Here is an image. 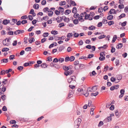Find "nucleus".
I'll use <instances>...</instances> for the list:
<instances>
[{
	"label": "nucleus",
	"instance_id": "obj_1",
	"mask_svg": "<svg viewBox=\"0 0 128 128\" xmlns=\"http://www.w3.org/2000/svg\"><path fill=\"white\" fill-rule=\"evenodd\" d=\"M95 14L93 12H91L89 14H87L84 18L85 20L88 19L89 20H92V17Z\"/></svg>",
	"mask_w": 128,
	"mask_h": 128
},
{
	"label": "nucleus",
	"instance_id": "obj_2",
	"mask_svg": "<svg viewBox=\"0 0 128 128\" xmlns=\"http://www.w3.org/2000/svg\"><path fill=\"white\" fill-rule=\"evenodd\" d=\"M10 38H6L3 41V44L4 45L8 46L9 45V43L8 42L10 41Z\"/></svg>",
	"mask_w": 128,
	"mask_h": 128
},
{
	"label": "nucleus",
	"instance_id": "obj_3",
	"mask_svg": "<svg viewBox=\"0 0 128 128\" xmlns=\"http://www.w3.org/2000/svg\"><path fill=\"white\" fill-rule=\"evenodd\" d=\"M73 72L72 68H69V70L67 71L66 72H64V74L66 76H68V75H70Z\"/></svg>",
	"mask_w": 128,
	"mask_h": 128
},
{
	"label": "nucleus",
	"instance_id": "obj_4",
	"mask_svg": "<svg viewBox=\"0 0 128 128\" xmlns=\"http://www.w3.org/2000/svg\"><path fill=\"white\" fill-rule=\"evenodd\" d=\"M81 122V120L80 118H78L75 121V124L78 127L80 124V123Z\"/></svg>",
	"mask_w": 128,
	"mask_h": 128
},
{
	"label": "nucleus",
	"instance_id": "obj_5",
	"mask_svg": "<svg viewBox=\"0 0 128 128\" xmlns=\"http://www.w3.org/2000/svg\"><path fill=\"white\" fill-rule=\"evenodd\" d=\"M116 10L115 9H112L110 10L108 14H116Z\"/></svg>",
	"mask_w": 128,
	"mask_h": 128
},
{
	"label": "nucleus",
	"instance_id": "obj_6",
	"mask_svg": "<svg viewBox=\"0 0 128 128\" xmlns=\"http://www.w3.org/2000/svg\"><path fill=\"white\" fill-rule=\"evenodd\" d=\"M62 17L63 18L62 20L64 21L65 22H69L70 19L69 18H66L64 16H63Z\"/></svg>",
	"mask_w": 128,
	"mask_h": 128
},
{
	"label": "nucleus",
	"instance_id": "obj_7",
	"mask_svg": "<svg viewBox=\"0 0 128 128\" xmlns=\"http://www.w3.org/2000/svg\"><path fill=\"white\" fill-rule=\"evenodd\" d=\"M62 19L63 18H62V16H58L57 17V18H56V20L57 21V22H58L60 23L62 21Z\"/></svg>",
	"mask_w": 128,
	"mask_h": 128
},
{
	"label": "nucleus",
	"instance_id": "obj_8",
	"mask_svg": "<svg viewBox=\"0 0 128 128\" xmlns=\"http://www.w3.org/2000/svg\"><path fill=\"white\" fill-rule=\"evenodd\" d=\"M116 76L117 80H118V81H116V82L117 83L122 78V77L121 75H117Z\"/></svg>",
	"mask_w": 128,
	"mask_h": 128
},
{
	"label": "nucleus",
	"instance_id": "obj_9",
	"mask_svg": "<svg viewBox=\"0 0 128 128\" xmlns=\"http://www.w3.org/2000/svg\"><path fill=\"white\" fill-rule=\"evenodd\" d=\"M37 64H35L34 66V68H39L40 66L39 64H40V60H38L37 61Z\"/></svg>",
	"mask_w": 128,
	"mask_h": 128
},
{
	"label": "nucleus",
	"instance_id": "obj_10",
	"mask_svg": "<svg viewBox=\"0 0 128 128\" xmlns=\"http://www.w3.org/2000/svg\"><path fill=\"white\" fill-rule=\"evenodd\" d=\"M115 114L117 118L119 117L120 115V112H119L118 110H116L115 111Z\"/></svg>",
	"mask_w": 128,
	"mask_h": 128
},
{
	"label": "nucleus",
	"instance_id": "obj_11",
	"mask_svg": "<svg viewBox=\"0 0 128 128\" xmlns=\"http://www.w3.org/2000/svg\"><path fill=\"white\" fill-rule=\"evenodd\" d=\"M69 67H70V66H63L62 67V68L66 72L69 70V68H70Z\"/></svg>",
	"mask_w": 128,
	"mask_h": 128
},
{
	"label": "nucleus",
	"instance_id": "obj_12",
	"mask_svg": "<svg viewBox=\"0 0 128 128\" xmlns=\"http://www.w3.org/2000/svg\"><path fill=\"white\" fill-rule=\"evenodd\" d=\"M70 78L72 80L73 82H76V77L74 76H71Z\"/></svg>",
	"mask_w": 128,
	"mask_h": 128
},
{
	"label": "nucleus",
	"instance_id": "obj_13",
	"mask_svg": "<svg viewBox=\"0 0 128 128\" xmlns=\"http://www.w3.org/2000/svg\"><path fill=\"white\" fill-rule=\"evenodd\" d=\"M117 36L116 35H114L113 36V37L112 39V43H114L116 41V40L117 39Z\"/></svg>",
	"mask_w": 128,
	"mask_h": 128
},
{
	"label": "nucleus",
	"instance_id": "obj_14",
	"mask_svg": "<svg viewBox=\"0 0 128 128\" xmlns=\"http://www.w3.org/2000/svg\"><path fill=\"white\" fill-rule=\"evenodd\" d=\"M122 43H118V44L116 46V48L117 49H120L122 48Z\"/></svg>",
	"mask_w": 128,
	"mask_h": 128
},
{
	"label": "nucleus",
	"instance_id": "obj_15",
	"mask_svg": "<svg viewBox=\"0 0 128 128\" xmlns=\"http://www.w3.org/2000/svg\"><path fill=\"white\" fill-rule=\"evenodd\" d=\"M108 47V46L107 45V44H104L102 46L99 47L98 48L99 50H100L102 48H103L104 49H106Z\"/></svg>",
	"mask_w": 128,
	"mask_h": 128
},
{
	"label": "nucleus",
	"instance_id": "obj_16",
	"mask_svg": "<svg viewBox=\"0 0 128 128\" xmlns=\"http://www.w3.org/2000/svg\"><path fill=\"white\" fill-rule=\"evenodd\" d=\"M12 22H10V24L12 25H14V24L17 22V20L16 19H13L12 20Z\"/></svg>",
	"mask_w": 128,
	"mask_h": 128
},
{
	"label": "nucleus",
	"instance_id": "obj_17",
	"mask_svg": "<svg viewBox=\"0 0 128 128\" xmlns=\"http://www.w3.org/2000/svg\"><path fill=\"white\" fill-rule=\"evenodd\" d=\"M113 18V16L111 15H109L107 16V18L109 20H111Z\"/></svg>",
	"mask_w": 128,
	"mask_h": 128
},
{
	"label": "nucleus",
	"instance_id": "obj_18",
	"mask_svg": "<svg viewBox=\"0 0 128 128\" xmlns=\"http://www.w3.org/2000/svg\"><path fill=\"white\" fill-rule=\"evenodd\" d=\"M115 63L116 66H118L120 64V62L119 59H116L115 60Z\"/></svg>",
	"mask_w": 128,
	"mask_h": 128
},
{
	"label": "nucleus",
	"instance_id": "obj_19",
	"mask_svg": "<svg viewBox=\"0 0 128 128\" xmlns=\"http://www.w3.org/2000/svg\"><path fill=\"white\" fill-rule=\"evenodd\" d=\"M34 40V39L33 38H28V42L30 43H32Z\"/></svg>",
	"mask_w": 128,
	"mask_h": 128
},
{
	"label": "nucleus",
	"instance_id": "obj_20",
	"mask_svg": "<svg viewBox=\"0 0 128 128\" xmlns=\"http://www.w3.org/2000/svg\"><path fill=\"white\" fill-rule=\"evenodd\" d=\"M48 66V65L45 63H44L40 65V66L42 68H46Z\"/></svg>",
	"mask_w": 128,
	"mask_h": 128
},
{
	"label": "nucleus",
	"instance_id": "obj_21",
	"mask_svg": "<svg viewBox=\"0 0 128 128\" xmlns=\"http://www.w3.org/2000/svg\"><path fill=\"white\" fill-rule=\"evenodd\" d=\"M8 23H10V20H4L3 22V24L4 25H6Z\"/></svg>",
	"mask_w": 128,
	"mask_h": 128
},
{
	"label": "nucleus",
	"instance_id": "obj_22",
	"mask_svg": "<svg viewBox=\"0 0 128 128\" xmlns=\"http://www.w3.org/2000/svg\"><path fill=\"white\" fill-rule=\"evenodd\" d=\"M39 5L37 4H35L34 5H33V7L34 8H35L36 9H38L39 7Z\"/></svg>",
	"mask_w": 128,
	"mask_h": 128
},
{
	"label": "nucleus",
	"instance_id": "obj_23",
	"mask_svg": "<svg viewBox=\"0 0 128 128\" xmlns=\"http://www.w3.org/2000/svg\"><path fill=\"white\" fill-rule=\"evenodd\" d=\"M48 17L47 16H44L41 19L42 20H45L46 21L47 20H48Z\"/></svg>",
	"mask_w": 128,
	"mask_h": 128
},
{
	"label": "nucleus",
	"instance_id": "obj_24",
	"mask_svg": "<svg viewBox=\"0 0 128 128\" xmlns=\"http://www.w3.org/2000/svg\"><path fill=\"white\" fill-rule=\"evenodd\" d=\"M73 35V34L72 33H69L68 34L67 36V37L68 38H72Z\"/></svg>",
	"mask_w": 128,
	"mask_h": 128
},
{
	"label": "nucleus",
	"instance_id": "obj_25",
	"mask_svg": "<svg viewBox=\"0 0 128 128\" xmlns=\"http://www.w3.org/2000/svg\"><path fill=\"white\" fill-rule=\"evenodd\" d=\"M51 33L53 34L54 35H56L58 34V32L57 31L54 30H52L51 31Z\"/></svg>",
	"mask_w": 128,
	"mask_h": 128
},
{
	"label": "nucleus",
	"instance_id": "obj_26",
	"mask_svg": "<svg viewBox=\"0 0 128 128\" xmlns=\"http://www.w3.org/2000/svg\"><path fill=\"white\" fill-rule=\"evenodd\" d=\"M95 27L93 26H90L88 28V29L90 30H93L95 29Z\"/></svg>",
	"mask_w": 128,
	"mask_h": 128
},
{
	"label": "nucleus",
	"instance_id": "obj_27",
	"mask_svg": "<svg viewBox=\"0 0 128 128\" xmlns=\"http://www.w3.org/2000/svg\"><path fill=\"white\" fill-rule=\"evenodd\" d=\"M66 2L65 1H62L60 2V6H62L65 5Z\"/></svg>",
	"mask_w": 128,
	"mask_h": 128
},
{
	"label": "nucleus",
	"instance_id": "obj_28",
	"mask_svg": "<svg viewBox=\"0 0 128 128\" xmlns=\"http://www.w3.org/2000/svg\"><path fill=\"white\" fill-rule=\"evenodd\" d=\"M50 10V9H48V8L47 7L44 8L43 10V12H48Z\"/></svg>",
	"mask_w": 128,
	"mask_h": 128
},
{
	"label": "nucleus",
	"instance_id": "obj_29",
	"mask_svg": "<svg viewBox=\"0 0 128 128\" xmlns=\"http://www.w3.org/2000/svg\"><path fill=\"white\" fill-rule=\"evenodd\" d=\"M98 92H96L95 93H92L91 95L92 96H96L98 94Z\"/></svg>",
	"mask_w": 128,
	"mask_h": 128
},
{
	"label": "nucleus",
	"instance_id": "obj_30",
	"mask_svg": "<svg viewBox=\"0 0 128 128\" xmlns=\"http://www.w3.org/2000/svg\"><path fill=\"white\" fill-rule=\"evenodd\" d=\"M1 62L7 63L8 62V59L7 58L1 60Z\"/></svg>",
	"mask_w": 128,
	"mask_h": 128
},
{
	"label": "nucleus",
	"instance_id": "obj_31",
	"mask_svg": "<svg viewBox=\"0 0 128 128\" xmlns=\"http://www.w3.org/2000/svg\"><path fill=\"white\" fill-rule=\"evenodd\" d=\"M77 11L76 8L74 7L73 8L72 10V12L74 14H76Z\"/></svg>",
	"mask_w": 128,
	"mask_h": 128
},
{
	"label": "nucleus",
	"instance_id": "obj_32",
	"mask_svg": "<svg viewBox=\"0 0 128 128\" xmlns=\"http://www.w3.org/2000/svg\"><path fill=\"white\" fill-rule=\"evenodd\" d=\"M105 18H103V19L102 21V23H103L104 24H106L108 23L107 20L104 19Z\"/></svg>",
	"mask_w": 128,
	"mask_h": 128
},
{
	"label": "nucleus",
	"instance_id": "obj_33",
	"mask_svg": "<svg viewBox=\"0 0 128 128\" xmlns=\"http://www.w3.org/2000/svg\"><path fill=\"white\" fill-rule=\"evenodd\" d=\"M105 55L106 54H105V52H101L100 53V56L101 57H104Z\"/></svg>",
	"mask_w": 128,
	"mask_h": 128
},
{
	"label": "nucleus",
	"instance_id": "obj_34",
	"mask_svg": "<svg viewBox=\"0 0 128 128\" xmlns=\"http://www.w3.org/2000/svg\"><path fill=\"white\" fill-rule=\"evenodd\" d=\"M48 14L49 16H52L53 14V12L52 11L49 10L48 12Z\"/></svg>",
	"mask_w": 128,
	"mask_h": 128
},
{
	"label": "nucleus",
	"instance_id": "obj_35",
	"mask_svg": "<svg viewBox=\"0 0 128 128\" xmlns=\"http://www.w3.org/2000/svg\"><path fill=\"white\" fill-rule=\"evenodd\" d=\"M126 14H122L120 16H118V18L120 19H121V18L124 17L125 16Z\"/></svg>",
	"mask_w": 128,
	"mask_h": 128
},
{
	"label": "nucleus",
	"instance_id": "obj_36",
	"mask_svg": "<svg viewBox=\"0 0 128 128\" xmlns=\"http://www.w3.org/2000/svg\"><path fill=\"white\" fill-rule=\"evenodd\" d=\"M52 58L51 56H48L47 57L46 60V61L50 62L52 60Z\"/></svg>",
	"mask_w": 128,
	"mask_h": 128
},
{
	"label": "nucleus",
	"instance_id": "obj_37",
	"mask_svg": "<svg viewBox=\"0 0 128 128\" xmlns=\"http://www.w3.org/2000/svg\"><path fill=\"white\" fill-rule=\"evenodd\" d=\"M71 12V10H66L65 12V14L66 15H68Z\"/></svg>",
	"mask_w": 128,
	"mask_h": 128
},
{
	"label": "nucleus",
	"instance_id": "obj_38",
	"mask_svg": "<svg viewBox=\"0 0 128 128\" xmlns=\"http://www.w3.org/2000/svg\"><path fill=\"white\" fill-rule=\"evenodd\" d=\"M108 25L109 26H111L112 24H114V21H110L108 22Z\"/></svg>",
	"mask_w": 128,
	"mask_h": 128
},
{
	"label": "nucleus",
	"instance_id": "obj_39",
	"mask_svg": "<svg viewBox=\"0 0 128 128\" xmlns=\"http://www.w3.org/2000/svg\"><path fill=\"white\" fill-rule=\"evenodd\" d=\"M58 9L60 12H64V9L61 7H60Z\"/></svg>",
	"mask_w": 128,
	"mask_h": 128
},
{
	"label": "nucleus",
	"instance_id": "obj_40",
	"mask_svg": "<svg viewBox=\"0 0 128 128\" xmlns=\"http://www.w3.org/2000/svg\"><path fill=\"white\" fill-rule=\"evenodd\" d=\"M92 92H94L96 91L97 89V87L96 86H94L92 88Z\"/></svg>",
	"mask_w": 128,
	"mask_h": 128
},
{
	"label": "nucleus",
	"instance_id": "obj_41",
	"mask_svg": "<svg viewBox=\"0 0 128 128\" xmlns=\"http://www.w3.org/2000/svg\"><path fill=\"white\" fill-rule=\"evenodd\" d=\"M49 34L48 32H44V33L42 35L44 37H46L48 36Z\"/></svg>",
	"mask_w": 128,
	"mask_h": 128
},
{
	"label": "nucleus",
	"instance_id": "obj_42",
	"mask_svg": "<svg viewBox=\"0 0 128 128\" xmlns=\"http://www.w3.org/2000/svg\"><path fill=\"white\" fill-rule=\"evenodd\" d=\"M64 47L63 46H62L60 47L59 49V51L60 52L62 51L64 48Z\"/></svg>",
	"mask_w": 128,
	"mask_h": 128
},
{
	"label": "nucleus",
	"instance_id": "obj_43",
	"mask_svg": "<svg viewBox=\"0 0 128 128\" xmlns=\"http://www.w3.org/2000/svg\"><path fill=\"white\" fill-rule=\"evenodd\" d=\"M94 56V55L93 54H90L88 55V57L87 58H90L93 57Z\"/></svg>",
	"mask_w": 128,
	"mask_h": 128
},
{
	"label": "nucleus",
	"instance_id": "obj_44",
	"mask_svg": "<svg viewBox=\"0 0 128 128\" xmlns=\"http://www.w3.org/2000/svg\"><path fill=\"white\" fill-rule=\"evenodd\" d=\"M64 58H58L59 61L60 62H62L64 61Z\"/></svg>",
	"mask_w": 128,
	"mask_h": 128
},
{
	"label": "nucleus",
	"instance_id": "obj_45",
	"mask_svg": "<svg viewBox=\"0 0 128 128\" xmlns=\"http://www.w3.org/2000/svg\"><path fill=\"white\" fill-rule=\"evenodd\" d=\"M70 4L72 5L73 6H76V4L75 3V2L74 1L72 0L70 1Z\"/></svg>",
	"mask_w": 128,
	"mask_h": 128
},
{
	"label": "nucleus",
	"instance_id": "obj_46",
	"mask_svg": "<svg viewBox=\"0 0 128 128\" xmlns=\"http://www.w3.org/2000/svg\"><path fill=\"white\" fill-rule=\"evenodd\" d=\"M6 72L5 70H3L1 71L0 72V75H4L5 74H6Z\"/></svg>",
	"mask_w": 128,
	"mask_h": 128
},
{
	"label": "nucleus",
	"instance_id": "obj_47",
	"mask_svg": "<svg viewBox=\"0 0 128 128\" xmlns=\"http://www.w3.org/2000/svg\"><path fill=\"white\" fill-rule=\"evenodd\" d=\"M9 48H4L2 49V52H6L9 50Z\"/></svg>",
	"mask_w": 128,
	"mask_h": 128
},
{
	"label": "nucleus",
	"instance_id": "obj_48",
	"mask_svg": "<svg viewBox=\"0 0 128 128\" xmlns=\"http://www.w3.org/2000/svg\"><path fill=\"white\" fill-rule=\"evenodd\" d=\"M106 120L108 122H109L111 120L112 118L111 117V116H110L108 117L107 118H106Z\"/></svg>",
	"mask_w": 128,
	"mask_h": 128
},
{
	"label": "nucleus",
	"instance_id": "obj_49",
	"mask_svg": "<svg viewBox=\"0 0 128 128\" xmlns=\"http://www.w3.org/2000/svg\"><path fill=\"white\" fill-rule=\"evenodd\" d=\"M86 13L85 12H84V13H82L80 14V16L82 17H83V16H86Z\"/></svg>",
	"mask_w": 128,
	"mask_h": 128
},
{
	"label": "nucleus",
	"instance_id": "obj_50",
	"mask_svg": "<svg viewBox=\"0 0 128 128\" xmlns=\"http://www.w3.org/2000/svg\"><path fill=\"white\" fill-rule=\"evenodd\" d=\"M106 37V36L104 34L100 36H99L98 38L99 39H101L104 38Z\"/></svg>",
	"mask_w": 128,
	"mask_h": 128
},
{
	"label": "nucleus",
	"instance_id": "obj_51",
	"mask_svg": "<svg viewBox=\"0 0 128 128\" xmlns=\"http://www.w3.org/2000/svg\"><path fill=\"white\" fill-rule=\"evenodd\" d=\"M115 48L113 46H112L111 48V52L112 53H113L115 52Z\"/></svg>",
	"mask_w": 128,
	"mask_h": 128
},
{
	"label": "nucleus",
	"instance_id": "obj_52",
	"mask_svg": "<svg viewBox=\"0 0 128 128\" xmlns=\"http://www.w3.org/2000/svg\"><path fill=\"white\" fill-rule=\"evenodd\" d=\"M78 19H76L74 20L73 22L75 24H77L78 23Z\"/></svg>",
	"mask_w": 128,
	"mask_h": 128
},
{
	"label": "nucleus",
	"instance_id": "obj_53",
	"mask_svg": "<svg viewBox=\"0 0 128 128\" xmlns=\"http://www.w3.org/2000/svg\"><path fill=\"white\" fill-rule=\"evenodd\" d=\"M118 8L120 9L123 8L124 7V4H120L118 6Z\"/></svg>",
	"mask_w": 128,
	"mask_h": 128
},
{
	"label": "nucleus",
	"instance_id": "obj_54",
	"mask_svg": "<svg viewBox=\"0 0 128 128\" xmlns=\"http://www.w3.org/2000/svg\"><path fill=\"white\" fill-rule=\"evenodd\" d=\"M127 23L126 21H124L121 24V25L122 26H126Z\"/></svg>",
	"mask_w": 128,
	"mask_h": 128
},
{
	"label": "nucleus",
	"instance_id": "obj_55",
	"mask_svg": "<svg viewBox=\"0 0 128 128\" xmlns=\"http://www.w3.org/2000/svg\"><path fill=\"white\" fill-rule=\"evenodd\" d=\"M70 62H72V61H73L74 59H75V58L74 56H70Z\"/></svg>",
	"mask_w": 128,
	"mask_h": 128
},
{
	"label": "nucleus",
	"instance_id": "obj_56",
	"mask_svg": "<svg viewBox=\"0 0 128 128\" xmlns=\"http://www.w3.org/2000/svg\"><path fill=\"white\" fill-rule=\"evenodd\" d=\"M64 26V24L63 23H60L58 26L60 28H61L62 26Z\"/></svg>",
	"mask_w": 128,
	"mask_h": 128
},
{
	"label": "nucleus",
	"instance_id": "obj_57",
	"mask_svg": "<svg viewBox=\"0 0 128 128\" xmlns=\"http://www.w3.org/2000/svg\"><path fill=\"white\" fill-rule=\"evenodd\" d=\"M99 60L100 61H103L105 60V57L101 56L99 58Z\"/></svg>",
	"mask_w": 128,
	"mask_h": 128
},
{
	"label": "nucleus",
	"instance_id": "obj_58",
	"mask_svg": "<svg viewBox=\"0 0 128 128\" xmlns=\"http://www.w3.org/2000/svg\"><path fill=\"white\" fill-rule=\"evenodd\" d=\"M82 17L80 16V17L78 18V19L79 20L80 22H82L84 21V19L82 18Z\"/></svg>",
	"mask_w": 128,
	"mask_h": 128
},
{
	"label": "nucleus",
	"instance_id": "obj_59",
	"mask_svg": "<svg viewBox=\"0 0 128 128\" xmlns=\"http://www.w3.org/2000/svg\"><path fill=\"white\" fill-rule=\"evenodd\" d=\"M31 48L30 47H28L27 48H26L25 49V50L26 51H29L31 50Z\"/></svg>",
	"mask_w": 128,
	"mask_h": 128
},
{
	"label": "nucleus",
	"instance_id": "obj_60",
	"mask_svg": "<svg viewBox=\"0 0 128 128\" xmlns=\"http://www.w3.org/2000/svg\"><path fill=\"white\" fill-rule=\"evenodd\" d=\"M104 124L103 122L102 121H100V122L99 123L98 125V127H100L102 126Z\"/></svg>",
	"mask_w": 128,
	"mask_h": 128
},
{
	"label": "nucleus",
	"instance_id": "obj_61",
	"mask_svg": "<svg viewBox=\"0 0 128 128\" xmlns=\"http://www.w3.org/2000/svg\"><path fill=\"white\" fill-rule=\"evenodd\" d=\"M12 69L11 68L9 69L8 70H5L6 74H8V73L11 72L12 71Z\"/></svg>",
	"mask_w": 128,
	"mask_h": 128
},
{
	"label": "nucleus",
	"instance_id": "obj_62",
	"mask_svg": "<svg viewBox=\"0 0 128 128\" xmlns=\"http://www.w3.org/2000/svg\"><path fill=\"white\" fill-rule=\"evenodd\" d=\"M18 34H22L24 32V30H18Z\"/></svg>",
	"mask_w": 128,
	"mask_h": 128
},
{
	"label": "nucleus",
	"instance_id": "obj_63",
	"mask_svg": "<svg viewBox=\"0 0 128 128\" xmlns=\"http://www.w3.org/2000/svg\"><path fill=\"white\" fill-rule=\"evenodd\" d=\"M84 65L82 64H78V66L79 68L80 69H82L84 68Z\"/></svg>",
	"mask_w": 128,
	"mask_h": 128
},
{
	"label": "nucleus",
	"instance_id": "obj_64",
	"mask_svg": "<svg viewBox=\"0 0 128 128\" xmlns=\"http://www.w3.org/2000/svg\"><path fill=\"white\" fill-rule=\"evenodd\" d=\"M73 35L74 37L77 38L79 34L78 33L76 32Z\"/></svg>",
	"mask_w": 128,
	"mask_h": 128
}]
</instances>
